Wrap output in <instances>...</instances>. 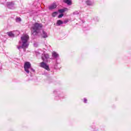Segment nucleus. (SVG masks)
Wrapping results in <instances>:
<instances>
[{
  "label": "nucleus",
  "mask_w": 131,
  "mask_h": 131,
  "mask_svg": "<svg viewBox=\"0 0 131 131\" xmlns=\"http://www.w3.org/2000/svg\"><path fill=\"white\" fill-rule=\"evenodd\" d=\"M29 36L27 34L23 35L20 38V41H19L20 43H21V46H18L17 49L21 51V50L23 49L24 52L26 51V49L28 48L29 46Z\"/></svg>",
  "instance_id": "obj_1"
},
{
  "label": "nucleus",
  "mask_w": 131,
  "mask_h": 131,
  "mask_svg": "<svg viewBox=\"0 0 131 131\" xmlns=\"http://www.w3.org/2000/svg\"><path fill=\"white\" fill-rule=\"evenodd\" d=\"M41 28H42V25L41 24L36 23L33 24L31 28L32 34L33 35H37L38 33H40Z\"/></svg>",
  "instance_id": "obj_2"
},
{
  "label": "nucleus",
  "mask_w": 131,
  "mask_h": 131,
  "mask_svg": "<svg viewBox=\"0 0 131 131\" xmlns=\"http://www.w3.org/2000/svg\"><path fill=\"white\" fill-rule=\"evenodd\" d=\"M24 69L25 71H26L28 74L30 72V71H32V72H34L35 71L34 69L31 68V64L29 62H26L25 63Z\"/></svg>",
  "instance_id": "obj_3"
},
{
  "label": "nucleus",
  "mask_w": 131,
  "mask_h": 131,
  "mask_svg": "<svg viewBox=\"0 0 131 131\" xmlns=\"http://www.w3.org/2000/svg\"><path fill=\"white\" fill-rule=\"evenodd\" d=\"M41 59L43 62H45V63H48V62H49V59H50V56L48 53L42 54Z\"/></svg>",
  "instance_id": "obj_4"
},
{
  "label": "nucleus",
  "mask_w": 131,
  "mask_h": 131,
  "mask_svg": "<svg viewBox=\"0 0 131 131\" xmlns=\"http://www.w3.org/2000/svg\"><path fill=\"white\" fill-rule=\"evenodd\" d=\"M40 67L44 68V69H46L48 71H50V67H49V65L47 64V62L42 61L41 63H40Z\"/></svg>",
  "instance_id": "obj_5"
},
{
  "label": "nucleus",
  "mask_w": 131,
  "mask_h": 131,
  "mask_svg": "<svg viewBox=\"0 0 131 131\" xmlns=\"http://www.w3.org/2000/svg\"><path fill=\"white\" fill-rule=\"evenodd\" d=\"M7 6L9 9H13L14 8V3L8 2L7 3Z\"/></svg>",
  "instance_id": "obj_6"
},
{
  "label": "nucleus",
  "mask_w": 131,
  "mask_h": 131,
  "mask_svg": "<svg viewBox=\"0 0 131 131\" xmlns=\"http://www.w3.org/2000/svg\"><path fill=\"white\" fill-rule=\"evenodd\" d=\"M41 36L43 37V38H47L48 37V34L46 31L42 30V32L41 33Z\"/></svg>",
  "instance_id": "obj_7"
},
{
  "label": "nucleus",
  "mask_w": 131,
  "mask_h": 131,
  "mask_svg": "<svg viewBox=\"0 0 131 131\" xmlns=\"http://www.w3.org/2000/svg\"><path fill=\"white\" fill-rule=\"evenodd\" d=\"M86 4L88 6H93L94 5V1L93 0H88L86 2Z\"/></svg>",
  "instance_id": "obj_8"
},
{
  "label": "nucleus",
  "mask_w": 131,
  "mask_h": 131,
  "mask_svg": "<svg viewBox=\"0 0 131 131\" xmlns=\"http://www.w3.org/2000/svg\"><path fill=\"white\" fill-rule=\"evenodd\" d=\"M57 8V5L56 4L53 3L49 7V10H54V9H56Z\"/></svg>",
  "instance_id": "obj_9"
},
{
  "label": "nucleus",
  "mask_w": 131,
  "mask_h": 131,
  "mask_svg": "<svg viewBox=\"0 0 131 131\" xmlns=\"http://www.w3.org/2000/svg\"><path fill=\"white\" fill-rule=\"evenodd\" d=\"M52 57L57 59V58L59 57V54H58L56 52H53L52 53Z\"/></svg>",
  "instance_id": "obj_10"
},
{
  "label": "nucleus",
  "mask_w": 131,
  "mask_h": 131,
  "mask_svg": "<svg viewBox=\"0 0 131 131\" xmlns=\"http://www.w3.org/2000/svg\"><path fill=\"white\" fill-rule=\"evenodd\" d=\"M68 9L67 8H64L62 9H59L58 10L59 13H64V12H66V11H67Z\"/></svg>",
  "instance_id": "obj_11"
},
{
  "label": "nucleus",
  "mask_w": 131,
  "mask_h": 131,
  "mask_svg": "<svg viewBox=\"0 0 131 131\" xmlns=\"http://www.w3.org/2000/svg\"><path fill=\"white\" fill-rule=\"evenodd\" d=\"M63 2L66 4H67V5H69V6H70V5H71V1H70V0H64Z\"/></svg>",
  "instance_id": "obj_12"
},
{
  "label": "nucleus",
  "mask_w": 131,
  "mask_h": 131,
  "mask_svg": "<svg viewBox=\"0 0 131 131\" xmlns=\"http://www.w3.org/2000/svg\"><path fill=\"white\" fill-rule=\"evenodd\" d=\"M56 24L58 26H60V25H62V24H63V21L61 20H57Z\"/></svg>",
  "instance_id": "obj_13"
},
{
  "label": "nucleus",
  "mask_w": 131,
  "mask_h": 131,
  "mask_svg": "<svg viewBox=\"0 0 131 131\" xmlns=\"http://www.w3.org/2000/svg\"><path fill=\"white\" fill-rule=\"evenodd\" d=\"M9 36H10L11 37H14V34H13V33H12V32H9L7 33Z\"/></svg>",
  "instance_id": "obj_14"
},
{
  "label": "nucleus",
  "mask_w": 131,
  "mask_h": 131,
  "mask_svg": "<svg viewBox=\"0 0 131 131\" xmlns=\"http://www.w3.org/2000/svg\"><path fill=\"white\" fill-rule=\"evenodd\" d=\"M58 14V12H55L52 14V16L53 17H56L57 16V14Z\"/></svg>",
  "instance_id": "obj_15"
},
{
  "label": "nucleus",
  "mask_w": 131,
  "mask_h": 131,
  "mask_svg": "<svg viewBox=\"0 0 131 131\" xmlns=\"http://www.w3.org/2000/svg\"><path fill=\"white\" fill-rule=\"evenodd\" d=\"M16 21L17 22H21V18L20 17H17L16 18Z\"/></svg>",
  "instance_id": "obj_16"
},
{
  "label": "nucleus",
  "mask_w": 131,
  "mask_h": 131,
  "mask_svg": "<svg viewBox=\"0 0 131 131\" xmlns=\"http://www.w3.org/2000/svg\"><path fill=\"white\" fill-rule=\"evenodd\" d=\"M73 14L74 15H78V14H79V12L77 11H76L73 12Z\"/></svg>",
  "instance_id": "obj_17"
},
{
  "label": "nucleus",
  "mask_w": 131,
  "mask_h": 131,
  "mask_svg": "<svg viewBox=\"0 0 131 131\" xmlns=\"http://www.w3.org/2000/svg\"><path fill=\"white\" fill-rule=\"evenodd\" d=\"M64 16V14H63L62 13L60 14L59 15H58V18H62V17H63Z\"/></svg>",
  "instance_id": "obj_18"
},
{
  "label": "nucleus",
  "mask_w": 131,
  "mask_h": 131,
  "mask_svg": "<svg viewBox=\"0 0 131 131\" xmlns=\"http://www.w3.org/2000/svg\"><path fill=\"white\" fill-rule=\"evenodd\" d=\"M84 103H86L88 102V99L86 98H84L83 100Z\"/></svg>",
  "instance_id": "obj_19"
},
{
  "label": "nucleus",
  "mask_w": 131,
  "mask_h": 131,
  "mask_svg": "<svg viewBox=\"0 0 131 131\" xmlns=\"http://www.w3.org/2000/svg\"><path fill=\"white\" fill-rule=\"evenodd\" d=\"M67 22H68V20L64 21V23H67Z\"/></svg>",
  "instance_id": "obj_20"
}]
</instances>
